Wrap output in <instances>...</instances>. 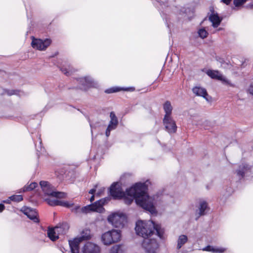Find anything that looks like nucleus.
Returning <instances> with one entry per match:
<instances>
[{
    "label": "nucleus",
    "instance_id": "nucleus-1",
    "mask_svg": "<svg viewBox=\"0 0 253 253\" xmlns=\"http://www.w3.org/2000/svg\"><path fill=\"white\" fill-rule=\"evenodd\" d=\"M147 186L145 183L138 182L127 188L126 195L123 197L124 202L130 205L135 200L136 204L151 214L157 213L154 201L157 200L155 196L150 197L146 193Z\"/></svg>",
    "mask_w": 253,
    "mask_h": 253
},
{
    "label": "nucleus",
    "instance_id": "nucleus-2",
    "mask_svg": "<svg viewBox=\"0 0 253 253\" xmlns=\"http://www.w3.org/2000/svg\"><path fill=\"white\" fill-rule=\"evenodd\" d=\"M135 230L137 235L144 239H148L155 231L157 235L161 238L163 237V231L160 226L151 220H138L136 222Z\"/></svg>",
    "mask_w": 253,
    "mask_h": 253
},
{
    "label": "nucleus",
    "instance_id": "nucleus-3",
    "mask_svg": "<svg viewBox=\"0 0 253 253\" xmlns=\"http://www.w3.org/2000/svg\"><path fill=\"white\" fill-rule=\"evenodd\" d=\"M76 81L79 84L77 88L84 91L90 88H97L100 86L99 83L90 76L77 78Z\"/></svg>",
    "mask_w": 253,
    "mask_h": 253
},
{
    "label": "nucleus",
    "instance_id": "nucleus-4",
    "mask_svg": "<svg viewBox=\"0 0 253 253\" xmlns=\"http://www.w3.org/2000/svg\"><path fill=\"white\" fill-rule=\"evenodd\" d=\"M39 184L45 195L58 198H64L66 196V194L64 192L55 191L54 187L48 181L42 180L40 182Z\"/></svg>",
    "mask_w": 253,
    "mask_h": 253
},
{
    "label": "nucleus",
    "instance_id": "nucleus-5",
    "mask_svg": "<svg viewBox=\"0 0 253 253\" xmlns=\"http://www.w3.org/2000/svg\"><path fill=\"white\" fill-rule=\"evenodd\" d=\"M121 237L120 230L112 229L103 234L101 236V240L104 245H110L119 241Z\"/></svg>",
    "mask_w": 253,
    "mask_h": 253
},
{
    "label": "nucleus",
    "instance_id": "nucleus-6",
    "mask_svg": "<svg viewBox=\"0 0 253 253\" xmlns=\"http://www.w3.org/2000/svg\"><path fill=\"white\" fill-rule=\"evenodd\" d=\"M84 234L83 231L80 237H77L73 240H69V244L71 253H79V245L81 242L85 240H88L90 238L89 233Z\"/></svg>",
    "mask_w": 253,
    "mask_h": 253
},
{
    "label": "nucleus",
    "instance_id": "nucleus-7",
    "mask_svg": "<svg viewBox=\"0 0 253 253\" xmlns=\"http://www.w3.org/2000/svg\"><path fill=\"white\" fill-rule=\"evenodd\" d=\"M235 173L239 179L247 178L253 173L252 172V166L247 163H242L238 166L235 170Z\"/></svg>",
    "mask_w": 253,
    "mask_h": 253
},
{
    "label": "nucleus",
    "instance_id": "nucleus-8",
    "mask_svg": "<svg viewBox=\"0 0 253 253\" xmlns=\"http://www.w3.org/2000/svg\"><path fill=\"white\" fill-rule=\"evenodd\" d=\"M108 221L115 227H123L126 221V217L122 213H113L107 218Z\"/></svg>",
    "mask_w": 253,
    "mask_h": 253
},
{
    "label": "nucleus",
    "instance_id": "nucleus-9",
    "mask_svg": "<svg viewBox=\"0 0 253 253\" xmlns=\"http://www.w3.org/2000/svg\"><path fill=\"white\" fill-rule=\"evenodd\" d=\"M109 194L114 200L122 199L125 195L119 182H113L110 186L109 189Z\"/></svg>",
    "mask_w": 253,
    "mask_h": 253
},
{
    "label": "nucleus",
    "instance_id": "nucleus-10",
    "mask_svg": "<svg viewBox=\"0 0 253 253\" xmlns=\"http://www.w3.org/2000/svg\"><path fill=\"white\" fill-rule=\"evenodd\" d=\"M147 253H156L159 244L156 239H145L142 244Z\"/></svg>",
    "mask_w": 253,
    "mask_h": 253
},
{
    "label": "nucleus",
    "instance_id": "nucleus-11",
    "mask_svg": "<svg viewBox=\"0 0 253 253\" xmlns=\"http://www.w3.org/2000/svg\"><path fill=\"white\" fill-rule=\"evenodd\" d=\"M51 43V40L46 39L42 40L40 39H36L33 37L31 45L32 47L39 50H44L46 49Z\"/></svg>",
    "mask_w": 253,
    "mask_h": 253
},
{
    "label": "nucleus",
    "instance_id": "nucleus-12",
    "mask_svg": "<svg viewBox=\"0 0 253 253\" xmlns=\"http://www.w3.org/2000/svg\"><path fill=\"white\" fill-rule=\"evenodd\" d=\"M110 121L105 131V135L108 137L110 135L111 131L116 129L119 125V121L115 113L111 112L110 113Z\"/></svg>",
    "mask_w": 253,
    "mask_h": 253
},
{
    "label": "nucleus",
    "instance_id": "nucleus-13",
    "mask_svg": "<svg viewBox=\"0 0 253 253\" xmlns=\"http://www.w3.org/2000/svg\"><path fill=\"white\" fill-rule=\"evenodd\" d=\"M110 200L111 198L110 197H107L101 199L95 202L94 203L91 204V205H92L93 211L102 212L104 210L103 206L106 204L108 203Z\"/></svg>",
    "mask_w": 253,
    "mask_h": 253
},
{
    "label": "nucleus",
    "instance_id": "nucleus-14",
    "mask_svg": "<svg viewBox=\"0 0 253 253\" xmlns=\"http://www.w3.org/2000/svg\"><path fill=\"white\" fill-rule=\"evenodd\" d=\"M21 211L35 223L39 222V219L37 217L38 213L35 210L29 207H23L21 208Z\"/></svg>",
    "mask_w": 253,
    "mask_h": 253
},
{
    "label": "nucleus",
    "instance_id": "nucleus-15",
    "mask_svg": "<svg viewBox=\"0 0 253 253\" xmlns=\"http://www.w3.org/2000/svg\"><path fill=\"white\" fill-rule=\"evenodd\" d=\"M206 73L211 79H217L229 84L231 86H233V84H231L218 71L208 70Z\"/></svg>",
    "mask_w": 253,
    "mask_h": 253
},
{
    "label": "nucleus",
    "instance_id": "nucleus-16",
    "mask_svg": "<svg viewBox=\"0 0 253 253\" xmlns=\"http://www.w3.org/2000/svg\"><path fill=\"white\" fill-rule=\"evenodd\" d=\"M82 252L83 253H100L101 249L98 245L88 242L84 244Z\"/></svg>",
    "mask_w": 253,
    "mask_h": 253
},
{
    "label": "nucleus",
    "instance_id": "nucleus-17",
    "mask_svg": "<svg viewBox=\"0 0 253 253\" xmlns=\"http://www.w3.org/2000/svg\"><path fill=\"white\" fill-rule=\"evenodd\" d=\"M163 123L166 129L169 133H174L176 131L177 126L171 116L168 117L166 120H165V118H164Z\"/></svg>",
    "mask_w": 253,
    "mask_h": 253
},
{
    "label": "nucleus",
    "instance_id": "nucleus-18",
    "mask_svg": "<svg viewBox=\"0 0 253 253\" xmlns=\"http://www.w3.org/2000/svg\"><path fill=\"white\" fill-rule=\"evenodd\" d=\"M45 201L51 206H60L66 208H70L73 206V203H70L67 201H60L56 199H51L49 198L45 199Z\"/></svg>",
    "mask_w": 253,
    "mask_h": 253
},
{
    "label": "nucleus",
    "instance_id": "nucleus-19",
    "mask_svg": "<svg viewBox=\"0 0 253 253\" xmlns=\"http://www.w3.org/2000/svg\"><path fill=\"white\" fill-rule=\"evenodd\" d=\"M209 20L211 23L212 26L215 28L220 24L222 21V18L220 17L216 12L212 10L209 16Z\"/></svg>",
    "mask_w": 253,
    "mask_h": 253
},
{
    "label": "nucleus",
    "instance_id": "nucleus-20",
    "mask_svg": "<svg viewBox=\"0 0 253 253\" xmlns=\"http://www.w3.org/2000/svg\"><path fill=\"white\" fill-rule=\"evenodd\" d=\"M60 71L66 76H69L76 70L68 62H63L59 66Z\"/></svg>",
    "mask_w": 253,
    "mask_h": 253
},
{
    "label": "nucleus",
    "instance_id": "nucleus-21",
    "mask_svg": "<svg viewBox=\"0 0 253 253\" xmlns=\"http://www.w3.org/2000/svg\"><path fill=\"white\" fill-rule=\"evenodd\" d=\"M135 90V87L133 86L131 87H119V86H113L110 88H107L105 90V93L107 94H111L115 92H117L121 91H130L132 92Z\"/></svg>",
    "mask_w": 253,
    "mask_h": 253
},
{
    "label": "nucleus",
    "instance_id": "nucleus-22",
    "mask_svg": "<svg viewBox=\"0 0 253 253\" xmlns=\"http://www.w3.org/2000/svg\"><path fill=\"white\" fill-rule=\"evenodd\" d=\"M193 92L197 96H202L208 100V94L206 89L200 86H195L192 89Z\"/></svg>",
    "mask_w": 253,
    "mask_h": 253
},
{
    "label": "nucleus",
    "instance_id": "nucleus-23",
    "mask_svg": "<svg viewBox=\"0 0 253 253\" xmlns=\"http://www.w3.org/2000/svg\"><path fill=\"white\" fill-rule=\"evenodd\" d=\"M208 208V204L205 201H201L199 203V207L198 210L196 211V214H198V216L196 218V220L202 215H204L206 214V210Z\"/></svg>",
    "mask_w": 253,
    "mask_h": 253
},
{
    "label": "nucleus",
    "instance_id": "nucleus-24",
    "mask_svg": "<svg viewBox=\"0 0 253 253\" xmlns=\"http://www.w3.org/2000/svg\"><path fill=\"white\" fill-rule=\"evenodd\" d=\"M69 225L66 223H62L57 225L54 228L58 235L59 234H65L69 229Z\"/></svg>",
    "mask_w": 253,
    "mask_h": 253
},
{
    "label": "nucleus",
    "instance_id": "nucleus-25",
    "mask_svg": "<svg viewBox=\"0 0 253 253\" xmlns=\"http://www.w3.org/2000/svg\"><path fill=\"white\" fill-rule=\"evenodd\" d=\"M188 241L187 235L182 234L178 237L177 240L176 249L180 250Z\"/></svg>",
    "mask_w": 253,
    "mask_h": 253
},
{
    "label": "nucleus",
    "instance_id": "nucleus-26",
    "mask_svg": "<svg viewBox=\"0 0 253 253\" xmlns=\"http://www.w3.org/2000/svg\"><path fill=\"white\" fill-rule=\"evenodd\" d=\"M163 109L165 112V115L164 116L165 120H166L167 118H168V117H171L172 110V107L171 105L170 102L169 101H167L163 104Z\"/></svg>",
    "mask_w": 253,
    "mask_h": 253
},
{
    "label": "nucleus",
    "instance_id": "nucleus-27",
    "mask_svg": "<svg viewBox=\"0 0 253 253\" xmlns=\"http://www.w3.org/2000/svg\"><path fill=\"white\" fill-rule=\"evenodd\" d=\"M47 235L52 241H55L59 238L55 228H49L47 231Z\"/></svg>",
    "mask_w": 253,
    "mask_h": 253
},
{
    "label": "nucleus",
    "instance_id": "nucleus-28",
    "mask_svg": "<svg viewBox=\"0 0 253 253\" xmlns=\"http://www.w3.org/2000/svg\"><path fill=\"white\" fill-rule=\"evenodd\" d=\"M38 184L37 182H31L29 185H26L22 188V192L30 191L35 189Z\"/></svg>",
    "mask_w": 253,
    "mask_h": 253
},
{
    "label": "nucleus",
    "instance_id": "nucleus-29",
    "mask_svg": "<svg viewBox=\"0 0 253 253\" xmlns=\"http://www.w3.org/2000/svg\"><path fill=\"white\" fill-rule=\"evenodd\" d=\"M197 33L198 36L202 39L206 38L209 35L207 31L205 29V28L203 27L199 28L198 30Z\"/></svg>",
    "mask_w": 253,
    "mask_h": 253
},
{
    "label": "nucleus",
    "instance_id": "nucleus-30",
    "mask_svg": "<svg viewBox=\"0 0 253 253\" xmlns=\"http://www.w3.org/2000/svg\"><path fill=\"white\" fill-rule=\"evenodd\" d=\"M89 211H93L92 205L91 204L83 207L81 209V212L86 213Z\"/></svg>",
    "mask_w": 253,
    "mask_h": 253
},
{
    "label": "nucleus",
    "instance_id": "nucleus-31",
    "mask_svg": "<svg viewBox=\"0 0 253 253\" xmlns=\"http://www.w3.org/2000/svg\"><path fill=\"white\" fill-rule=\"evenodd\" d=\"M10 199L13 202H20L23 200V197L21 195H13L10 196Z\"/></svg>",
    "mask_w": 253,
    "mask_h": 253
},
{
    "label": "nucleus",
    "instance_id": "nucleus-32",
    "mask_svg": "<svg viewBox=\"0 0 253 253\" xmlns=\"http://www.w3.org/2000/svg\"><path fill=\"white\" fill-rule=\"evenodd\" d=\"M193 123L195 124L197 126H203L205 128V129H208L207 125H208L209 123V122L207 120H205L204 121L203 120H201L198 121L196 123L195 122V121H194L193 122Z\"/></svg>",
    "mask_w": 253,
    "mask_h": 253
},
{
    "label": "nucleus",
    "instance_id": "nucleus-33",
    "mask_svg": "<svg viewBox=\"0 0 253 253\" xmlns=\"http://www.w3.org/2000/svg\"><path fill=\"white\" fill-rule=\"evenodd\" d=\"M121 248L120 245L114 246L111 248L110 253H121Z\"/></svg>",
    "mask_w": 253,
    "mask_h": 253
},
{
    "label": "nucleus",
    "instance_id": "nucleus-34",
    "mask_svg": "<svg viewBox=\"0 0 253 253\" xmlns=\"http://www.w3.org/2000/svg\"><path fill=\"white\" fill-rule=\"evenodd\" d=\"M39 144L38 145L37 143H35V147L37 151L38 152H41L42 151V139L40 138V136L39 137V140H38Z\"/></svg>",
    "mask_w": 253,
    "mask_h": 253
},
{
    "label": "nucleus",
    "instance_id": "nucleus-35",
    "mask_svg": "<svg viewBox=\"0 0 253 253\" xmlns=\"http://www.w3.org/2000/svg\"><path fill=\"white\" fill-rule=\"evenodd\" d=\"M247 0H234V4L236 6H240L244 4Z\"/></svg>",
    "mask_w": 253,
    "mask_h": 253
},
{
    "label": "nucleus",
    "instance_id": "nucleus-36",
    "mask_svg": "<svg viewBox=\"0 0 253 253\" xmlns=\"http://www.w3.org/2000/svg\"><path fill=\"white\" fill-rule=\"evenodd\" d=\"M226 251L225 248L215 247V253H223Z\"/></svg>",
    "mask_w": 253,
    "mask_h": 253
},
{
    "label": "nucleus",
    "instance_id": "nucleus-37",
    "mask_svg": "<svg viewBox=\"0 0 253 253\" xmlns=\"http://www.w3.org/2000/svg\"><path fill=\"white\" fill-rule=\"evenodd\" d=\"M81 208L80 206H76L72 209V211L77 213L78 212H81Z\"/></svg>",
    "mask_w": 253,
    "mask_h": 253
},
{
    "label": "nucleus",
    "instance_id": "nucleus-38",
    "mask_svg": "<svg viewBox=\"0 0 253 253\" xmlns=\"http://www.w3.org/2000/svg\"><path fill=\"white\" fill-rule=\"evenodd\" d=\"M248 92L253 95V83H251L248 89Z\"/></svg>",
    "mask_w": 253,
    "mask_h": 253
},
{
    "label": "nucleus",
    "instance_id": "nucleus-39",
    "mask_svg": "<svg viewBox=\"0 0 253 253\" xmlns=\"http://www.w3.org/2000/svg\"><path fill=\"white\" fill-rule=\"evenodd\" d=\"M97 187V184L95 185L94 186V188L91 189H90L89 191V193L90 194H92V195H94V194L96 192V189Z\"/></svg>",
    "mask_w": 253,
    "mask_h": 253
},
{
    "label": "nucleus",
    "instance_id": "nucleus-40",
    "mask_svg": "<svg viewBox=\"0 0 253 253\" xmlns=\"http://www.w3.org/2000/svg\"><path fill=\"white\" fill-rule=\"evenodd\" d=\"M211 246L208 245L207 247L203 248V250L204 251L210 252Z\"/></svg>",
    "mask_w": 253,
    "mask_h": 253
},
{
    "label": "nucleus",
    "instance_id": "nucleus-41",
    "mask_svg": "<svg viewBox=\"0 0 253 253\" xmlns=\"http://www.w3.org/2000/svg\"><path fill=\"white\" fill-rule=\"evenodd\" d=\"M11 201H12V200L10 199V197H9L7 199L3 200L2 202L3 203L9 204L11 203Z\"/></svg>",
    "mask_w": 253,
    "mask_h": 253
},
{
    "label": "nucleus",
    "instance_id": "nucleus-42",
    "mask_svg": "<svg viewBox=\"0 0 253 253\" xmlns=\"http://www.w3.org/2000/svg\"><path fill=\"white\" fill-rule=\"evenodd\" d=\"M232 0H221V1L226 5H228L230 3Z\"/></svg>",
    "mask_w": 253,
    "mask_h": 253
},
{
    "label": "nucleus",
    "instance_id": "nucleus-43",
    "mask_svg": "<svg viewBox=\"0 0 253 253\" xmlns=\"http://www.w3.org/2000/svg\"><path fill=\"white\" fill-rule=\"evenodd\" d=\"M5 209V206L4 205L2 204V203H0V212H1Z\"/></svg>",
    "mask_w": 253,
    "mask_h": 253
},
{
    "label": "nucleus",
    "instance_id": "nucleus-44",
    "mask_svg": "<svg viewBox=\"0 0 253 253\" xmlns=\"http://www.w3.org/2000/svg\"><path fill=\"white\" fill-rule=\"evenodd\" d=\"M7 94L8 95H12L13 94H15V91L14 90H8L7 91Z\"/></svg>",
    "mask_w": 253,
    "mask_h": 253
},
{
    "label": "nucleus",
    "instance_id": "nucleus-45",
    "mask_svg": "<svg viewBox=\"0 0 253 253\" xmlns=\"http://www.w3.org/2000/svg\"><path fill=\"white\" fill-rule=\"evenodd\" d=\"M89 125H90V126L91 128V133H92V129L95 128L96 126L95 125H94L92 123H89Z\"/></svg>",
    "mask_w": 253,
    "mask_h": 253
},
{
    "label": "nucleus",
    "instance_id": "nucleus-46",
    "mask_svg": "<svg viewBox=\"0 0 253 253\" xmlns=\"http://www.w3.org/2000/svg\"><path fill=\"white\" fill-rule=\"evenodd\" d=\"M104 188L98 190V191L97 192L96 195L98 196H100L102 192L104 191Z\"/></svg>",
    "mask_w": 253,
    "mask_h": 253
},
{
    "label": "nucleus",
    "instance_id": "nucleus-47",
    "mask_svg": "<svg viewBox=\"0 0 253 253\" xmlns=\"http://www.w3.org/2000/svg\"><path fill=\"white\" fill-rule=\"evenodd\" d=\"M210 252L212 253H215V247H213L211 246V249Z\"/></svg>",
    "mask_w": 253,
    "mask_h": 253
},
{
    "label": "nucleus",
    "instance_id": "nucleus-48",
    "mask_svg": "<svg viewBox=\"0 0 253 253\" xmlns=\"http://www.w3.org/2000/svg\"><path fill=\"white\" fill-rule=\"evenodd\" d=\"M94 200V195H92L90 198V201L91 202H92Z\"/></svg>",
    "mask_w": 253,
    "mask_h": 253
},
{
    "label": "nucleus",
    "instance_id": "nucleus-49",
    "mask_svg": "<svg viewBox=\"0 0 253 253\" xmlns=\"http://www.w3.org/2000/svg\"><path fill=\"white\" fill-rule=\"evenodd\" d=\"M232 192H233V189H230L228 191L227 195H230Z\"/></svg>",
    "mask_w": 253,
    "mask_h": 253
},
{
    "label": "nucleus",
    "instance_id": "nucleus-50",
    "mask_svg": "<svg viewBox=\"0 0 253 253\" xmlns=\"http://www.w3.org/2000/svg\"><path fill=\"white\" fill-rule=\"evenodd\" d=\"M22 192H22V189H20V190H19L17 192V193H22Z\"/></svg>",
    "mask_w": 253,
    "mask_h": 253
},
{
    "label": "nucleus",
    "instance_id": "nucleus-51",
    "mask_svg": "<svg viewBox=\"0 0 253 253\" xmlns=\"http://www.w3.org/2000/svg\"><path fill=\"white\" fill-rule=\"evenodd\" d=\"M223 29L222 28H219L218 29H217V31H221Z\"/></svg>",
    "mask_w": 253,
    "mask_h": 253
}]
</instances>
